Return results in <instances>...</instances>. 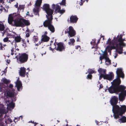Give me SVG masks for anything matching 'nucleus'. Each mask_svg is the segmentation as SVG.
Masks as SVG:
<instances>
[{"label": "nucleus", "instance_id": "1", "mask_svg": "<svg viewBox=\"0 0 126 126\" xmlns=\"http://www.w3.org/2000/svg\"><path fill=\"white\" fill-rule=\"evenodd\" d=\"M126 87L122 85H119L109 90L110 93H115L119 94V99L120 101H123L125 98L126 96Z\"/></svg>", "mask_w": 126, "mask_h": 126}, {"label": "nucleus", "instance_id": "2", "mask_svg": "<svg viewBox=\"0 0 126 126\" xmlns=\"http://www.w3.org/2000/svg\"><path fill=\"white\" fill-rule=\"evenodd\" d=\"M112 111L114 118L116 119L120 118L119 116H122L126 111V106L121 105L120 107L116 105L112 107Z\"/></svg>", "mask_w": 126, "mask_h": 126}, {"label": "nucleus", "instance_id": "3", "mask_svg": "<svg viewBox=\"0 0 126 126\" xmlns=\"http://www.w3.org/2000/svg\"><path fill=\"white\" fill-rule=\"evenodd\" d=\"M116 74L117 78L113 80L111 86L110 87L108 90L120 85L121 82L120 78L121 77L123 79L124 77V74L121 68H117Z\"/></svg>", "mask_w": 126, "mask_h": 126}, {"label": "nucleus", "instance_id": "4", "mask_svg": "<svg viewBox=\"0 0 126 126\" xmlns=\"http://www.w3.org/2000/svg\"><path fill=\"white\" fill-rule=\"evenodd\" d=\"M14 22L13 26L16 27H23L25 26H28L30 24L29 20L22 18L15 19L14 20Z\"/></svg>", "mask_w": 126, "mask_h": 126}, {"label": "nucleus", "instance_id": "5", "mask_svg": "<svg viewBox=\"0 0 126 126\" xmlns=\"http://www.w3.org/2000/svg\"><path fill=\"white\" fill-rule=\"evenodd\" d=\"M124 46H120L117 44H111L109 45L106 47V48L108 49V52L111 53V50L112 49H116V51L118 53L121 54L123 53V48Z\"/></svg>", "mask_w": 126, "mask_h": 126}, {"label": "nucleus", "instance_id": "6", "mask_svg": "<svg viewBox=\"0 0 126 126\" xmlns=\"http://www.w3.org/2000/svg\"><path fill=\"white\" fill-rule=\"evenodd\" d=\"M18 63L20 64L25 63L27 62L28 58V55L26 53H19L18 56H16Z\"/></svg>", "mask_w": 126, "mask_h": 126}, {"label": "nucleus", "instance_id": "7", "mask_svg": "<svg viewBox=\"0 0 126 126\" xmlns=\"http://www.w3.org/2000/svg\"><path fill=\"white\" fill-rule=\"evenodd\" d=\"M122 38V35L121 34H120L119 36L118 35L117 37H114L111 40L110 38L108 40L106 44L109 45H110L111 44H115L117 43L119 41H121Z\"/></svg>", "mask_w": 126, "mask_h": 126}, {"label": "nucleus", "instance_id": "8", "mask_svg": "<svg viewBox=\"0 0 126 126\" xmlns=\"http://www.w3.org/2000/svg\"><path fill=\"white\" fill-rule=\"evenodd\" d=\"M54 45L55 46L54 49L57 51L60 52L65 51V46L64 45L63 43L61 42L57 43L55 42L54 43Z\"/></svg>", "mask_w": 126, "mask_h": 126}, {"label": "nucleus", "instance_id": "9", "mask_svg": "<svg viewBox=\"0 0 126 126\" xmlns=\"http://www.w3.org/2000/svg\"><path fill=\"white\" fill-rule=\"evenodd\" d=\"M47 19L45 20L43 22V26L45 27H47L52 23V20L53 19L52 15L48 16L46 15Z\"/></svg>", "mask_w": 126, "mask_h": 126}, {"label": "nucleus", "instance_id": "10", "mask_svg": "<svg viewBox=\"0 0 126 126\" xmlns=\"http://www.w3.org/2000/svg\"><path fill=\"white\" fill-rule=\"evenodd\" d=\"M65 33H68L69 36V37L74 36L76 34V31L72 26H69L68 28H67L65 30Z\"/></svg>", "mask_w": 126, "mask_h": 126}, {"label": "nucleus", "instance_id": "11", "mask_svg": "<svg viewBox=\"0 0 126 126\" xmlns=\"http://www.w3.org/2000/svg\"><path fill=\"white\" fill-rule=\"evenodd\" d=\"M43 9L46 13L47 15L49 16L52 15L53 12V10L50 9L49 4H45L43 6Z\"/></svg>", "mask_w": 126, "mask_h": 126}, {"label": "nucleus", "instance_id": "12", "mask_svg": "<svg viewBox=\"0 0 126 126\" xmlns=\"http://www.w3.org/2000/svg\"><path fill=\"white\" fill-rule=\"evenodd\" d=\"M104 79H107L110 81L112 80L113 79V77H114V75L113 73L111 72L109 74H106L104 76L103 75L101 76Z\"/></svg>", "mask_w": 126, "mask_h": 126}, {"label": "nucleus", "instance_id": "13", "mask_svg": "<svg viewBox=\"0 0 126 126\" xmlns=\"http://www.w3.org/2000/svg\"><path fill=\"white\" fill-rule=\"evenodd\" d=\"M111 105L113 106L116 105L118 101V97L116 96H113L110 100Z\"/></svg>", "mask_w": 126, "mask_h": 126}, {"label": "nucleus", "instance_id": "14", "mask_svg": "<svg viewBox=\"0 0 126 126\" xmlns=\"http://www.w3.org/2000/svg\"><path fill=\"white\" fill-rule=\"evenodd\" d=\"M78 18L76 15H72L70 18V23H76L77 22Z\"/></svg>", "mask_w": 126, "mask_h": 126}, {"label": "nucleus", "instance_id": "15", "mask_svg": "<svg viewBox=\"0 0 126 126\" xmlns=\"http://www.w3.org/2000/svg\"><path fill=\"white\" fill-rule=\"evenodd\" d=\"M98 71L100 74L99 77V79L101 80L102 78L101 76L102 75L104 76L106 73V70L101 68H99L98 70Z\"/></svg>", "mask_w": 126, "mask_h": 126}, {"label": "nucleus", "instance_id": "16", "mask_svg": "<svg viewBox=\"0 0 126 126\" xmlns=\"http://www.w3.org/2000/svg\"><path fill=\"white\" fill-rule=\"evenodd\" d=\"M26 69L24 67H21L20 68V70L19 72L20 75L23 77H24L25 76Z\"/></svg>", "mask_w": 126, "mask_h": 126}, {"label": "nucleus", "instance_id": "17", "mask_svg": "<svg viewBox=\"0 0 126 126\" xmlns=\"http://www.w3.org/2000/svg\"><path fill=\"white\" fill-rule=\"evenodd\" d=\"M7 96L10 97H14V96L15 93L14 91H11L10 90L6 92Z\"/></svg>", "mask_w": 126, "mask_h": 126}, {"label": "nucleus", "instance_id": "18", "mask_svg": "<svg viewBox=\"0 0 126 126\" xmlns=\"http://www.w3.org/2000/svg\"><path fill=\"white\" fill-rule=\"evenodd\" d=\"M19 78L17 79L16 83V86L18 91H20V89L22 87V84L21 81L18 80Z\"/></svg>", "mask_w": 126, "mask_h": 126}, {"label": "nucleus", "instance_id": "19", "mask_svg": "<svg viewBox=\"0 0 126 126\" xmlns=\"http://www.w3.org/2000/svg\"><path fill=\"white\" fill-rule=\"evenodd\" d=\"M120 118H119L118 121L121 123H125L126 122V117L125 116H121Z\"/></svg>", "mask_w": 126, "mask_h": 126}, {"label": "nucleus", "instance_id": "20", "mask_svg": "<svg viewBox=\"0 0 126 126\" xmlns=\"http://www.w3.org/2000/svg\"><path fill=\"white\" fill-rule=\"evenodd\" d=\"M125 41V39H122L121 41H119L116 44L119 45L120 46H122L124 47H125L126 46V44L124 42V41Z\"/></svg>", "mask_w": 126, "mask_h": 126}, {"label": "nucleus", "instance_id": "21", "mask_svg": "<svg viewBox=\"0 0 126 126\" xmlns=\"http://www.w3.org/2000/svg\"><path fill=\"white\" fill-rule=\"evenodd\" d=\"M13 15L12 14L9 15L8 18V22L10 24H11L13 21H14Z\"/></svg>", "mask_w": 126, "mask_h": 126}, {"label": "nucleus", "instance_id": "22", "mask_svg": "<svg viewBox=\"0 0 126 126\" xmlns=\"http://www.w3.org/2000/svg\"><path fill=\"white\" fill-rule=\"evenodd\" d=\"M42 37H43L41 39L42 41L44 42H47L49 41V37L47 35H43Z\"/></svg>", "mask_w": 126, "mask_h": 126}, {"label": "nucleus", "instance_id": "23", "mask_svg": "<svg viewBox=\"0 0 126 126\" xmlns=\"http://www.w3.org/2000/svg\"><path fill=\"white\" fill-rule=\"evenodd\" d=\"M39 8L35 7L33 9V12L34 14L36 15H39Z\"/></svg>", "mask_w": 126, "mask_h": 126}, {"label": "nucleus", "instance_id": "24", "mask_svg": "<svg viewBox=\"0 0 126 126\" xmlns=\"http://www.w3.org/2000/svg\"><path fill=\"white\" fill-rule=\"evenodd\" d=\"M42 0H37L36 1L35 4V7H38L39 8H40L42 3Z\"/></svg>", "mask_w": 126, "mask_h": 126}, {"label": "nucleus", "instance_id": "25", "mask_svg": "<svg viewBox=\"0 0 126 126\" xmlns=\"http://www.w3.org/2000/svg\"><path fill=\"white\" fill-rule=\"evenodd\" d=\"M47 27L48 29L52 33H53L55 32V28L52 24L48 26Z\"/></svg>", "mask_w": 126, "mask_h": 126}, {"label": "nucleus", "instance_id": "26", "mask_svg": "<svg viewBox=\"0 0 126 126\" xmlns=\"http://www.w3.org/2000/svg\"><path fill=\"white\" fill-rule=\"evenodd\" d=\"M21 39L22 38L19 36L17 35V36L15 37V40L16 43H17L20 42Z\"/></svg>", "mask_w": 126, "mask_h": 126}, {"label": "nucleus", "instance_id": "27", "mask_svg": "<svg viewBox=\"0 0 126 126\" xmlns=\"http://www.w3.org/2000/svg\"><path fill=\"white\" fill-rule=\"evenodd\" d=\"M70 42H68V44L69 45L71 44L72 45H74L73 44L75 42V40L74 39H70Z\"/></svg>", "mask_w": 126, "mask_h": 126}, {"label": "nucleus", "instance_id": "28", "mask_svg": "<svg viewBox=\"0 0 126 126\" xmlns=\"http://www.w3.org/2000/svg\"><path fill=\"white\" fill-rule=\"evenodd\" d=\"M33 40L34 42H37L38 40V38L37 36H34L33 37Z\"/></svg>", "mask_w": 126, "mask_h": 126}, {"label": "nucleus", "instance_id": "29", "mask_svg": "<svg viewBox=\"0 0 126 126\" xmlns=\"http://www.w3.org/2000/svg\"><path fill=\"white\" fill-rule=\"evenodd\" d=\"M5 27L4 25L2 24H0V31H3L4 30Z\"/></svg>", "mask_w": 126, "mask_h": 126}, {"label": "nucleus", "instance_id": "30", "mask_svg": "<svg viewBox=\"0 0 126 126\" xmlns=\"http://www.w3.org/2000/svg\"><path fill=\"white\" fill-rule=\"evenodd\" d=\"M2 81L5 84H7L8 83H10V80H8L6 78L4 79Z\"/></svg>", "mask_w": 126, "mask_h": 126}, {"label": "nucleus", "instance_id": "31", "mask_svg": "<svg viewBox=\"0 0 126 126\" xmlns=\"http://www.w3.org/2000/svg\"><path fill=\"white\" fill-rule=\"evenodd\" d=\"M61 8L60 7L59 5L57 4L56 7V13H57L58 11L61 9Z\"/></svg>", "mask_w": 126, "mask_h": 126}, {"label": "nucleus", "instance_id": "32", "mask_svg": "<svg viewBox=\"0 0 126 126\" xmlns=\"http://www.w3.org/2000/svg\"><path fill=\"white\" fill-rule=\"evenodd\" d=\"M106 61L108 63H106L107 64H110L111 63V60L108 57H107L105 58Z\"/></svg>", "mask_w": 126, "mask_h": 126}, {"label": "nucleus", "instance_id": "33", "mask_svg": "<svg viewBox=\"0 0 126 126\" xmlns=\"http://www.w3.org/2000/svg\"><path fill=\"white\" fill-rule=\"evenodd\" d=\"M96 40L95 39H93L91 42V45H93V46L95 45Z\"/></svg>", "mask_w": 126, "mask_h": 126}, {"label": "nucleus", "instance_id": "34", "mask_svg": "<svg viewBox=\"0 0 126 126\" xmlns=\"http://www.w3.org/2000/svg\"><path fill=\"white\" fill-rule=\"evenodd\" d=\"M88 72L89 74H91L95 73V71L91 69H89L88 70Z\"/></svg>", "mask_w": 126, "mask_h": 126}, {"label": "nucleus", "instance_id": "35", "mask_svg": "<svg viewBox=\"0 0 126 126\" xmlns=\"http://www.w3.org/2000/svg\"><path fill=\"white\" fill-rule=\"evenodd\" d=\"M106 49H107L108 50V49L106 48V50L104 52V54L102 55V56H103L105 58L108 57H107L108 54L106 52Z\"/></svg>", "mask_w": 126, "mask_h": 126}, {"label": "nucleus", "instance_id": "36", "mask_svg": "<svg viewBox=\"0 0 126 126\" xmlns=\"http://www.w3.org/2000/svg\"><path fill=\"white\" fill-rule=\"evenodd\" d=\"M22 41L23 43V44H22V46L24 47H26V43L25 41V40L22 39Z\"/></svg>", "mask_w": 126, "mask_h": 126}, {"label": "nucleus", "instance_id": "37", "mask_svg": "<svg viewBox=\"0 0 126 126\" xmlns=\"http://www.w3.org/2000/svg\"><path fill=\"white\" fill-rule=\"evenodd\" d=\"M92 76L91 74H89L86 77V78L87 79H91L92 78Z\"/></svg>", "mask_w": 126, "mask_h": 126}, {"label": "nucleus", "instance_id": "38", "mask_svg": "<svg viewBox=\"0 0 126 126\" xmlns=\"http://www.w3.org/2000/svg\"><path fill=\"white\" fill-rule=\"evenodd\" d=\"M0 50H5V48L4 46L2 45V43L1 42L0 43Z\"/></svg>", "mask_w": 126, "mask_h": 126}, {"label": "nucleus", "instance_id": "39", "mask_svg": "<svg viewBox=\"0 0 126 126\" xmlns=\"http://www.w3.org/2000/svg\"><path fill=\"white\" fill-rule=\"evenodd\" d=\"M65 12V10H59L57 13H59L61 14H63Z\"/></svg>", "mask_w": 126, "mask_h": 126}, {"label": "nucleus", "instance_id": "40", "mask_svg": "<svg viewBox=\"0 0 126 126\" xmlns=\"http://www.w3.org/2000/svg\"><path fill=\"white\" fill-rule=\"evenodd\" d=\"M65 0H62L61 2L60 3V4L63 5H65Z\"/></svg>", "mask_w": 126, "mask_h": 126}, {"label": "nucleus", "instance_id": "41", "mask_svg": "<svg viewBox=\"0 0 126 126\" xmlns=\"http://www.w3.org/2000/svg\"><path fill=\"white\" fill-rule=\"evenodd\" d=\"M3 10H5V11L7 12H8V10H6V9H5V8H4V7H2L0 9V13H1L2 11H3Z\"/></svg>", "mask_w": 126, "mask_h": 126}, {"label": "nucleus", "instance_id": "42", "mask_svg": "<svg viewBox=\"0 0 126 126\" xmlns=\"http://www.w3.org/2000/svg\"><path fill=\"white\" fill-rule=\"evenodd\" d=\"M9 38L8 37H6L4 38L3 39V41L4 42H6L8 41L9 42H10V40H9Z\"/></svg>", "mask_w": 126, "mask_h": 126}, {"label": "nucleus", "instance_id": "43", "mask_svg": "<svg viewBox=\"0 0 126 126\" xmlns=\"http://www.w3.org/2000/svg\"><path fill=\"white\" fill-rule=\"evenodd\" d=\"M100 60L101 61V62H102V60L104 59H105V58L103 56H100Z\"/></svg>", "mask_w": 126, "mask_h": 126}, {"label": "nucleus", "instance_id": "44", "mask_svg": "<svg viewBox=\"0 0 126 126\" xmlns=\"http://www.w3.org/2000/svg\"><path fill=\"white\" fill-rule=\"evenodd\" d=\"M23 7L22 5H19V7L18 8V10H21L23 9L22 7Z\"/></svg>", "mask_w": 126, "mask_h": 126}, {"label": "nucleus", "instance_id": "45", "mask_svg": "<svg viewBox=\"0 0 126 126\" xmlns=\"http://www.w3.org/2000/svg\"><path fill=\"white\" fill-rule=\"evenodd\" d=\"M95 46H93L92 47V48H95L96 49H97L98 48V47L97 46V44H96V45Z\"/></svg>", "mask_w": 126, "mask_h": 126}, {"label": "nucleus", "instance_id": "46", "mask_svg": "<svg viewBox=\"0 0 126 126\" xmlns=\"http://www.w3.org/2000/svg\"><path fill=\"white\" fill-rule=\"evenodd\" d=\"M80 1H81L80 2V3H79V4H80V5L81 6L83 5V4L85 1V0H84V1H83L82 0H81Z\"/></svg>", "mask_w": 126, "mask_h": 126}, {"label": "nucleus", "instance_id": "47", "mask_svg": "<svg viewBox=\"0 0 126 126\" xmlns=\"http://www.w3.org/2000/svg\"><path fill=\"white\" fill-rule=\"evenodd\" d=\"M56 5L54 4H52V7L53 9H55L56 8Z\"/></svg>", "mask_w": 126, "mask_h": 126}, {"label": "nucleus", "instance_id": "48", "mask_svg": "<svg viewBox=\"0 0 126 126\" xmlns=\"http://www.w3.org/2000/svg\"><path fill=\"white\" fill-rule=\"evenodd\" d=\"M30 35V34L29 33H26V36L27 37H29Z\"/></svg>", "mask_w": 126, "mask_h": 126}, {"label": "nucleus", "instance_id": "49", "mask_svg": "<svg viewBox=\"0 0 126 126\" xmlns=\"http://www.w3.org/2000/svg\"><path fill=\"white\" fill-rule=\"evenodd\" d=\"M10 106L11 107H14V104L13 103H12L10 104Z\"/></svg>", "mask_w": 126, "mask_h": 126}, {"label": "nucleus", "instance_id": "50", "mask_svg": "<svg viewBox=\"0 0 126 126\" xmlns=\"http://www.w3.org/2000/svg\"><path fill=\"white\" fill-rule=\"evenodd\" d=\"M13 87V85L12 84H10L9 85V87L11 88V89H12Z\"/></svg>", "mask_w": 126, "mask_h": 126}, {"label": "nucleus", "instance_id": "51", "mask_svg": "<svg viewBox=\"0 0 126 126\" xmlns=\"http://www.w3.org/2000/svg\"><path fill=\"white\" fill-rule=\"evenodd\" d=\"M103 88V85L102 84H100V87L99 88V89H100L102 88Z\"/></svg>", "mask_w": 126, "mask_h": 126}, {"label": "nucleus", "instance_id": "52", "mask_svg": "<svg viewBox=\"0 0 126 126\" xmlns=\"http://www.w3.org/2000/svg\"><path fill=\"white\" fill-rule=\"evenodd\" d=\"M76 49H78L79 48H80V46H76Z\"/></svg>", "mask_w": 126, "mask_h": 126}, {"label": "nucleus", "instance_id": "53", "mask_svg": "<svg viewBox=\"0 0 126 126\" xmlns=\"http://www.w3.org/2000/svg\"><path fill=\"white\" fill-rule=\"evenodd\" d=\"M11 62V61L10 60H7V61H6V62H7V63L8 64H9L10 62Z\"/></svg>", "mask_w": 126, "mask_h": 126}, {"label": "nucleus", "instance_id": "54", "mask_svg": "<svg viewBox=\"0 0 126 126\" xmlns=\"http://www.w3.org/2000/svg\"><path fill=\"white\" fill-rule=\"evenodd\" d=\"M4 0H0V3H1L2 4H3L4 3Z\"/></svg>", "mask_w": 126, "mask_h": 126}, {"label": "nucleus", "instance_id": "55", "mask_svg": "<svg viewBox=\"0 0 126 126\" xmlns=\"http://www.w3.org/2000/svg\"><path fill=\"white\" fill-rule=\"evenodd\" d=\"M14 1H15V0H9V1L8 2L11 3V2Z\"/></svg>", "mask_w": 126, "mask_h": 126}, {"label": "nucleus", "instance_id": "56", "mask_svg": "<svg viewBox=\"0 0 126 126\" xmlns=\"http://www.w3.org/2000/svg\"><path fill=\"white\" fill-rule=\"evenodd\" d=\"M18 3L17 2L16 3V4L15 5V7L16 8H18Z\"/></svg>", "mask_w": 126, "mask_h": 126}, {"label": "nucleus", "instance_id": "57", "mask_svg": "<svg viewBox=\"0 0 126 126\" xmlns=\"http://www.w3.org/2000/svg\"><path fill=\"white\" fill-rule=\"evenodd\" d=\"M5 8H6V9H7V10H8V8H9V7L8 6H5Z\"/></svg>", "mask_w": 126, "mask_h": 126}, {"label": "nucleus", "instance_id": "58", "mask_svg": "<svg viewBox=\"0 0 126 126\" xmlns=\"http://www.w3.org/2000/svg\"><path fill=\"white\" fill-rule=\"evenodd\" d=\"M116 55L114 56V57L115 58H116L118 56V54L116 53Z\"/></svg>", "mask_w": 126, "mask_h": 126}, {"label": "nucleus", "instance_id": "59", "mask_svg": "<svg viewBox=\"0 0 126 126\" xmlns=\"http://www.w3.org/2000/svg\"><path fill=\"white\" fill-rule=\"evenodd\" d=\"M42 41L41 40V41H39V42H38V43H39V44H41V43H42Z\"/></svg>", "mask_w": 126, "mask_h": 126}, {"label": "nucleus", "instance_id": "60", "mask_svg": "<svg viewBox=\"0 0 126 126\" xmlns=\"http://www.w3.org/2000/svg\"><path fill=\"white\" fill-rule=\"evenodd\" d=\"M47 34V31L45 32L44 33L45 35H46Z\"/></svg>", "mask_w": 126, "mask_h": 126}, {"label": "nucleus", "instance_id": "61", "mask_svg": "<svg viewBox=\"0 0 126 126\" xmlns=\"http://www.w3.org/2000/svg\"><path fill=\"white\" fill-rule=\"evenodd\" d=\"M29 30L28 28H27L26 31V32H29Z\"/></svg>", "mask_w": 126, "mask_h": 126}, {"label": "nucleus", "instance_id": "62", "mask_svg": "<svg viewBox=\"0 0 126 126\" xmlns=\"http://www.w3.org/2000/svg\"><path fill=\"white\" fill-rule=\"evenodd\" d=\"M96 123L97 124V125L98 124V123H99V122L98 121L96 120L95 121Z\"/></svg>", "mask_w": 126, "mask_h": 126}, {"label": "nucleus", "instance_id": "63", "mask_svg": "<svg viewBox=\"0 0 126 126\" xmlns=\"http://www.w3.org/2000/svg\"><path fill=\"white\" fill-rule=\"evenodd\" d=\"M11 52H14V48H12L11 49Z\"/></svg>", "mask_w": 126, "mask_h": 126}, {"label": "nucleus", "instance_id": "64", "mask_svg": "<svg viewBox=\"0 0 126 126\" xmlns=\"http://www.w3.org/2000/svg\"><path fill=\"white\" fill-rule=\"evenodd\" d=\"M29 11H28L27 12V13L26 14V15L27 16V15L29 16Z\"/></svg>", "mask_w": 126, "mask_h": 126}]
</instances>
